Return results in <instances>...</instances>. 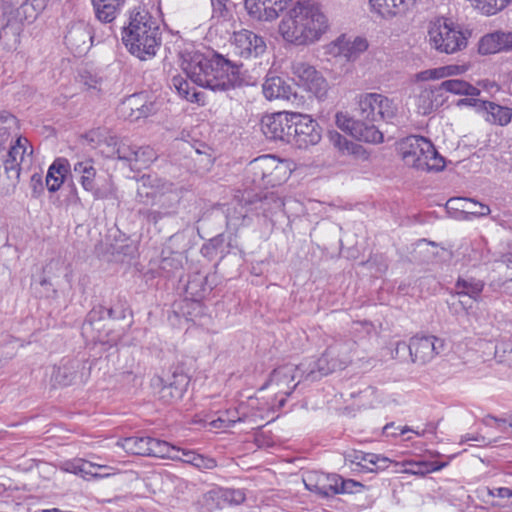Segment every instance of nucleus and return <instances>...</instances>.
Listing matches in <instances>:
<instances>
[{
  "label": "nucleus",
  "instance_id": "13d9d810",
  "mask_svg": "<svg viewBox=\"0 0 512 512\" xmlns=\"http://www.w3.org/2000/svg\"><path fill=\"white\" fill-rule=\"evenodd\" d=\"M361 488L363 485L357 481H354L352 479H343L339 476V483H338V492L337 494H344V493H353L355 491V488Z\"/></svg>",
  "mask_w": 512,
  "mask_h": 512
},
{
  "label": "nucleus",
  "instance_id": "e2e57ef3",
  "mask_svg": "<svg viewBox=\"0 0 512 512\" xmlns=\"http://www.w3.org/2000/svg\"><path fill=\"white\" fill-rule=\"evenodd\" d=\"M406 355L410 356V341L408 343L404 341H398L395 348L392 350L393 358L402 359Z\"/></svg>",
  "mask_w": 512,
  "mask_h": 512
},
{
  "label": "nucleus",
  "instance_id": "ddd939ff",
  "mask_svg": "<svg viewBox=\"0 0 512 512\" xmlns=\"http://www.w3.org/2000/svg\"><path fill=\"white\" fill-rule=\"evenodd\" d=\"M291 136L289 143L306 148L310 145L317 144L321 139V131L315 120L307 114L292 113Z\"/></svg>",
  "mask_w": 512,
  "mask_h": 512
},
{
  "label": "nucleus",
  "instance_id": "6ab92c4d",
  "mask_svg": "<svg viewBox=\"0 0 512 512\" xmlns=\"http://www.w3.org/2000/svg\"><path fill=\"white\" fill-rule=\"evenodd\" d=\"M291 0H244L248 15L258 21H272L279 17Z\"/></svg>",
  "mask_w": 512,
  "mask_h": 512
},
{
  "label": "nucleus",
  "instance_id": "9d476101",
  "mask_svg": "<svg viewBox=\"0 0 512 512\" xmlns=\"http://www.w3.org/2000/svg\"><path fill=\"white\" fill-rule=\"evenodd\" d=\"M127 453L158 458H177L175 446L151 437H127L117 442Z\"/></svg>",
  "mask_w": 512,
  "mask_h": 512
},
{
  "label": "nucleus",
  "instance_id": "864d4df0",
  "mask_svg": "<svg viewBox=\"0 0 512 512\" xmlns=\"http://www.w3.org/2000/svg\"><path fill=\"white\" fill-rule=\"evenodd\" d=\"M234 240H235V238L233 237L232 233H229L228 235L222 233V234H219L216 237L212 238L209 241V244L207 246H205V249H209L211 247L214 250H220L221 253H224L226 251L224 249H222L223 243L227 242V246L232 247Z\"/></svg>",
  "mask_w": 512,
  "mask_h": 512
},
{
  "label": "nucleus",
  "instance_id": "c9c22d12",
  "mask_svg": "<svg viewBox=\"0 0 512 512\" xmlns=\"http://www.w3.org/2000/svg\"><path fill=\"white\" fill-rule=\"evenodd\" d=\"M375 122L366 123L359 120L352 132V137L359 141L378 144L383 142V133L376 127Z\"/></svg>",
  "mask_w": 512,
  "mask_h": 512
},
{
  "label": "nucleus",
  "instance_id": "052dcab7",
  "mask_svg": "<svg viewBox=\"0 0 512 512\" xmlns=\"http://www.w3.org/2000/svg\"><path fill=\"white\" fill-rule=\"evenodd\" d=\"M177 452L175 455L177 458H170L171 460H179L186 464H190L193 466L197 453L192 450L180 449L175 447Z\"/></svg>",
  "mask_w": 512,
  "mask_h": 512
},
{
  "label": "nucleus",
  "instance_id": "5701e85b",
  "mask_svg": "<svg viewBox=\"0 0 512 512\" xmlns=\"http://www.w3.org/2000/svg\"><path fill=\"white\" fill-rule=\"evenodd\" d=\"M162 387L159 390L160 398L167 403H172L182 398L187 386L189 378L184 373H176L167 376L166 379H159Z\"/></svg>",
  "mask_w": 512,
  "mask_h": 512
},
{
  "label": "nucleus",
  "instance_id": "c756f323",
  "mask_svg": "<svg viewBox=\"0 0 512 512\" xmlns=\"http://www.w3.org/2000/svg\"><path fill=\"white\" fill-rule=\"evenodd\" d=\"M71 171V165L66 158H57L49 167L46 176V186L50 192H56L64 183Z\"/></svg>",
  "mask_w": 512,
  "mask_h": 512
},
{
  "label": "nucleus",
  "instance_id": "423d86ee",
  "mask_svg": "<svg viewBox=\"0 0 512 512\" xmlns=\"http://www.w3.org/2000/svg\"><path fill=\"white\" fill-rule=\"evenodd\" d=\"M428 37L430 46L439 53L454 54L467 46L462 30L444 17L430 23Z\"/></svg>",
  "mask_w": 512,
  "mask_h": 512
},
{
  "label": "nucleus",
  "instance_id": "cd10ccee",
  "mask_svg": "<svg viewBox=\"0 0 512 512\" xmlns=\"http://www.w3.org/2000/svg\"><path fill=\"white\" fill-rule=\"evenodd\" d=\"M126 0H91L95 17L101 23H112Z\"/></svg>",
  "mask_w": 512,
  "mask_h": 512
},
{
  "label": "nucleus",
  "instance_id": "4be33fe9",
  "mask_svg": "<svg viewBox=\"0 0 512 512\" xmlns=\"http://www.w3.org/2000/svg\"><path fill=\"white\" fill-rule=\"evenodd\" d=\"M90 376V367L79 361H68L56 367L53 371V380L60 385H70L77 380L85 383Z\"/></svg>",
  "mask_w": 512,
  "mask_h": 512
},
{
  "label": "nucleus",
  "instance_id": "4468645a",
  "mask_svg": "<svg viewBox=\"0 0 512 512\" xmlns=\"http://www.w3.org/2000/svg\"><path fill=\"white\" fill-rule=\"evenodd\" d=\"M104 317L105 308L102 306L93 308L88 313L81 328L82 336L87 342L112 346L118 341L119 335H114L111 331H106Z\"/></svg>",
  "mask_w": 512,
  "mask_h": 512
},
{
  "label": "nucleus",
  "instance_id": "a211bd4d",
  "mask_svg": "<svg viewBox=\"0 0 512 512\" xmlns=\"http://www.w3.org/2000/svg\"><path fill=\"white\" fill-rule=\"evenodd\" d=\"M93 28L85 21L72 23L65 35L67 47L76 55H83L93 44Z\"/></svg>",
  "mask_w": 512,
  "mask_h": 512
},
{
  "label": "nucleus",
  "instance_id": "3c124183",
  "mask_svg": "<svg viewBox=\"0 0 512 512\" xmlns=\"http://www.w3.org/2000/svg\"><path fill=\"white\" fill-rule=\"evenodd\" d=\"M94 467H98V468H107L106 466H100V465H95L91 462H82L80 464H71V467H67L66 470L67 471H70V472H73L75 474H90L96 478L98 477H104V476H108L109 474H103V475H100L98 473H93L91 471V468H94Z\"/></svg>",
  "mask_w": 512,
  "mask_h": 512
},
{
  "label": "nucleus",
  "instance_id": "e433bc0d",
  "mask_svg": "<svg viewBox=\"0 0 512 512\" xmlns=\"http://www.w3.org/2000/svg\"><path fill=\"white\" fill-rule=\"evenodd\" d=\"M247 201H249V198H245V203L237 201L233 207L227 209L226 218L228 226L237 227L244 224L248 216V212L253 211L251 206L247 204Z\"/></svg>",
  "mask_w": 512,
  "mask_h": 512
},
{
  "label": "nucleus",
  "instance_id": "69168bd1",
  "mask_svg": "<svg viewBox=\"0 0 512 512\" xmlns=\"http://www.w3.org/2000/svg\"><path fill=\"white\" fill-rule=\"evenodd\" d=\"M329 137L331 142L334 144L335 147H337L340 150L348 148V141L347 139L339 134L338 132H330Z\"/></svg>",
  "mask_w": 512,
  "mask_h": 512
},
{
  "label": "nucleus",
  "instance_id": "37998d69",
  "mask_svg": "<svg viewBox=\"0 0 512 512\" xmlns=\"http://www.w3.org/2000/svg\"><path fill=\"white\" fill-rule=\"evenodd\" d=\"M368 48L366 39L355 37L353 40L346 37L345 59L354 61Z\"/></svg>",
  "mask_w": 512,
  "mask_h": 512
},
{
  "label": "nucleus",
  "instance_id": "09e8293b",
  "mask_svg": "<svg viewBox=\"0 0 512 512\" xmlns=\"http://www.w3.org/2000/svg\"><path fill=\"white\" fill-rule=\"evenodd\" d=\"M346 36L341 35L325 47V53L331 57L345 58Z\"/></svg>",
  "mask_w": 512,
  "mask_h": 512
},
{
  "label": "nucleus",
  "instance_id": "4d7b16f0",
  "mask_svg": "<svg viewBox=\"0 0 512 512\" xmlns=\"http://www.w3.org/2000/svg\"><path fill=\"white\" fill-rule=\"evenodd\" d=\"M468 64H450L443 66L445 78L465 74L469 70Z\"/></svg>",
  "mask_w": 512,
  "mask_h": 512
},
{
  "label": "nucleus",
  "instance_id": "a18cd8bd",
  "mask_svg": "<svg viewBox=\"0 0 512 512\" xmlns=\"http://www.w3.org/2000/svg\"><path fill=\"white\" fill-rule=\"evenodd\" d=\"M244 419L239 415L237 410H227L222 413L217 419L210 422L213 428L221 429L228 428L234 425L236 422H242Z\"/></svg>",
  "mask_w": 512,
  "mask_h": 512
},
{
  "label": "nucleus",
  "instance_id": "ea45409f",
  "mask_svg": "<svg viewBox=\"0 0 512 512\" xmlns=\"http://www.w3.org/2000/svg\"><path fill=\"white\" fill-rule=\"evenodd\" d=\"M172 85L176 89L177 93L183 99H186L189 102L200 101V94L196 91V89L190 85V83L181 76H174L172 78Z\"/></svg>",
  "mask_w": 512,
  "mask_h": 512
},
{
  "label": "nucleus",
  "instance_id": "b1692460",
  "mask_svg": "<svg viewBox=\"0 0 512 512\" xmlns=\"http://www.w3.org/2000/svg\"><path fill=\"white\" fill-rule=\"evenodd\" d=\"M339 475L311 474L304 479L305 487L323 497L336 495L338 492Z\"/></svg>",
  "mask_w": 512,
  "mask_h": 512
},
{
  "label": "nucleus",
  "instance_id": "6e6d98bb",
  "mask_svg": "<svg viewBox=\"0 0 512 512\" xmlns=\"http://www.w3.org/2000/svg\"><path fill=\"white\" fill-rule=\"evenodd\" d=\"M193 466L199 470H212L217 466V462L213 458L197 453Z\"/></svg>",
  "mask_w": 512,
  "mask_h": 512
},
{
  "label": "nucleus",
  "instance_id": "20e7f679",
  "mask_svg": "<svg viewBox=\"0 0 512 512\" xmlns=\"http://www.w3.org/2000/svg\"><path fill=\"white\" fill-rule=\"evenodd\" d=\"M122 41L128 51L140 60L153 58L162 42L157 20L144 7L134 8L129 24L123 30Z\"/></svg>",
  "mask_w": 512,
  "mask_h": 512
},
{
  "label": "nucleus",
  "instance_id": "aec40b11",
  "mask_svg": "<svg viewBox=\"0 0 512 512\" xmlns=\"http://www.w3.org/2000/svg\"><path fill=\"white\" fill-rule=\"evenodd\" d=\"M233 46L235 54L243 58L257 57L266 50L263 38L245 29L234 33Z\"/></svg>",
  "mask_w": 512,
  "mask_h": 512
},
{
  "label": "nucleus",
  "instance_id": "72a5a7b5",
  "mask_svg": "<svg viewBox=\"0 0 512 512\" xmlns=\"http://www.w3.org/2000/svg\"><path fill=\"white\" fill-rule=\"evenodd\" d=\"M443 96L450 93L458 96H479L481 91L471 83L462 79H447L438 84Z\"/></svg>",
  "mask_w": 512,
  "mask_h": 512
},
{
  "label": "nucleus",
  "instance_id": "49530a36",
  "mask_svg": "<svg viewBox=\"0 0 512 512\" xmlns=\"http://www.w3.org/2000/svg\"><path fill=\"white\" fill-rule=\"evenodd\" d=\"M111 141H113L115 145V152L114 154L117 156L119 160H125L132 165L133 162V156L135 154L136 146L129 143L127 140H122L120 142H117L116 139L111 138Z\"/></svg>",
  "mask_w": 512,
  "mask_h": 512
},
{
  "label": "nucleus",
  "instance_id": "2eb2a0df",
  "mask_svg": "<svg viewBox=\"0 0 512 512\" xmlns=\"http://www.w3.org/2000/svg\"><path fill=\"white\" fill-rule=\"evenodd\" d=\"M159 109V102L141 92L126 97L119 105L118 112L123 118L134 122L156 114Z\"/></svg>",
  "mask_w": 512,
  "mask_h": 512
},
{
  "label": "nucleus",
  "instance_id": "bb28decb",
  "mask_svg": "<svg viewBox=\"0 0 512 512\" xmlns=\"http://www.w3.org/2000/svg\"><path fill=\"white\" fill-rule=\"evenodd\" d=\"M479 111H482L485 120L493 125L506 126L512 119L511 108L501 106L491 101L480 102Z\"/></svg>",
  "mask_w": 512,
  "mask_h": 512
},
{
  "label": "nucleus",
  "instance_id": "0eeeda50",
  "mask_svg": "<svg viewBox=\"0 0 512 512\" xmlns=\"http://www.w3.org/2000/svg\"><path fill=\"white\" fill-rule=\"evenodd\" d=\"M252 182L258 186H276L286 181L291 174L287 161L272 155H263L252 160L247 168Z\"/></svg>",
  "mask_w": 512,
  "mask_h": 512
},
{
  "label": "nucleus",
  "instance_id": "79ce46f5",
  "mask_svg": "<svg viewBox=\"0 0 512 512\" xmlns=\"http://www.w3.org/2000/svg\"><path fill=\"white\" fill-rule=\"evenodd\" d=\"M47 2L48 0H26L21 6L25 20L30 23L36 20L46 8Z\"/></svg>",
  "mask_w": 512,
  "mask_h": 512
},
{
  "label": "nucleus",
  "instance_id": "f3484780",
  "mask_svg": "<svg viewBox=\"0 0 512 512\" xmlns=\"http://www.w3.org/2000/svg\"><path fill=\"white\" fill-rule=\"evenodd\" d=\"M292 113L284 111L264 116L261 120L264 135L271 140L289 143Z\"/></svg>",
  "mask_w": 512,
  "mask_h": 512
},
{
  "label": "nucleus",
  "instance_id": "473e14b6",
  "mask_svg": "<svg viewBox=\"0 0 512 512\" xmlns=\"http://www.w3.org/2000/svg\"><path fill=\"white\" fill-rule=\"evenodd\" d=\"M247 204L257 214H262L264 217H269L276 211L280 210L284 203L274 193H266L263 197L257 199H249Z\"/></svg>",
  "mask_w": 512,
  "mask_h": 512
},
{
  "label": "nucleus",
  "instance_id": "a878e982",
  "mask_svg": "<svg viewBox=\"0 0 512 512\" xmlns=\"http://www.w3.org/2000/svg\"><path fill=\"white\" fill-rule=\"evenodd\" d=\"M447 205L456 210H460L465 220H471L476 217H484L490 214L489 206L479 203L471 198L455 197L448 200Z\"/></svg>",
  "mask_w": 512,
  "mask_h": 512
},
{
  "label": "nucleus",
  "instance_id": "1a4fd4ad",
  "mask_svg": "<svg viewBox=\"0 0 512 512\" xmlns=\"http://www.w3.org/2000/svg\"><path fill=\"white\" fill-rule=\"evenodd\" d=\"M356 342L351 339L336 340L330 344L320 357V371L331 374L348 367L353 359Z\"/></svg>",
  "mask_w": 512,
  "mask_h": 512
},
{
  "label": "nucleus",
  "instance_id": "5fc2aeb1",
  "mask_svg": "<svg viewBox=\"0 0 512 512\" xmlns=\"http://www.w3.org/2000/svg\"><path fill=\"white\" fill-rule=\"evenodd\" d=\"M417 79L420 81L445 79L443 66L421 71L417 74Z\"/></svg>",
  "mask_w": 512,
  "mask_h": 512
},
{
  "label": "nucleus",
  "instance_id": "338daca9",
  "mask_svg": "<svg viewBox=\"0 0 512 512\" xmlns=\"http://www.w3.org/2000/svg\"><path fill=\"white\" fill-rule=\"evenodd\" d=\"M489 494L498 498H512V489L507 487H498L489 490Z\"/></svg>",
  "mask_w": 512,
  "mask_h": 512
},
{
  "label": "nucleus",
  "instance_id": "4c0bfd02",
  "mask_svg": "<svg viewBox=\"0 0 512 512\" xmlns=\"http://www.w3.org/2000/svg\"><path fill=\"white\" fill-rule=\"evenodd\" d=\"M372 9L384 18L403 13L399 0H369Z\"/></svg>",
  "mask_w": 512,
  "mask_h": 512
},
{
  "label": "nucleus",
  "instance_id": "f257e3e1",
  "mask_svg": "<svg viewBox=\"0 0 512 512\" xmlns=\"http://www.w3.org/2000/svg\"><path fill=\"white\" fill-rule=\"evenodd\" d=\"M181 67L193 83L212 91H227L241 83L240 65L221 55L209 59L198 51H185Z\"/></svg>",
  "mask_w": 512,
  "mask_h": 512
},
{
  "label": "nucleus",
  "instance_id": "58836bf2",
  "mask_svg": "<svg viewBox=\"0 0 512 512\" xmlns=\"http://www.w3.org/2000/svg\"><path fill=\"white\" fill-rule=\"evenodd\" d=\"M320 363V357L314 361H305L297 366L299 369V382L302 380L314 382L320 380L322 377L328 374H322L318 364Z\"/></svg>",
  "mask_w": 512,
  "mask_h": 512
},
{
  "label": "nucleus",
  "instance_id": "bf43d9fd",
  "mask_svg": "<svg viewBox=\"0 0 512 512\" xmlns=\"http://www.w3.org/2000/svg\"><path fill=\"white\" fill-rule=\"evenodd\" d=\"M213 7V16L226 19L229 16L228 0H210Z\"/></svg>",
  "mask_w": 512,
  "mask_h": 512
},
{
  "label": "nucleus",
  "instance_id": "774afa93",
  "mask_svg": "<svg viewBox=\"0 0 512 512\" xmlns=\"http://www.w3.org/2000/svg\"><path fill=\"white\" fill-rule=\"evenodd\" d=\"M67 200L70 205H73V206H81L82 205L81 199L78 195V191H77L75 185L72 186L71 193Z\"/></svg>",
  "mask_w": 512,
  "mask_h": 512
},
{
  "label": "nucleus",
  "instance_id": "f8f14e48",
  "mask_svg": "<svg viewBox=\"0 0 512 512\" xmlns=\"http://www.w3.org/2000/svg\"><path fill=\"white\" fill-rule=\"evenodd\" d=\"M445 349V340L435 335L416 334L410 338V360L414 364L425 365Z\"/></svg>",
  "mask_w": 512,
  "mask_h": 512
},
{
  "label": "nucleus",
  "instance_id": "a19ab883",
  "mask_svg": "<svg viewBox=\"0 0 512 512\" xmlns=\"http://www.w3.org/2000/svg\"><path fill=\"white\" fill-rule=\"evenodd\" d=\"M156 159L154 150L149 146L137 147L133 156L131 167L141 169L148 166L153 160Z\"/></svg>",
  "mask_w": 512,
  "mask_h": 512
},
{
  "label": "nucleus",
  "instance_id": "de8ad7c7",
  "mask_svg": "<svg viewBox=\"0 0 512 512\" xmlns=\"http://www.w3.org/2000/svg\"><path fill=\"white\" fill-rule=\"evenodd\" d=\"M472 5L484 15H495L502 11L498 0H470Z\"/></svg>",
  "mask_w": 512,
  "mask_h": 512
},
{
  "label": "nucleus",
  "instance_id": "c03bdc74",
  "mask_svg": "<svg viewBox=\"0 0 512 512\" xmlns=\"http://www.w3.org/2000/svg\"><path fill=\"white\" fill-rule=\"evenodd\" d=\"M203 507L211 512L216 509H222L224 505L222 489H212L203 495Z\"/></svg>",
  "mask_w": 512,
  "mask_h": 512
},
{
  "label": "nucleus",
  "instance_id": "8fccbe9b",
  "mask_svg": "<svg viewBox=\"0 0 512 512\" xmlns=\"http://www.w3.org/2000/svg\"><path fill=\"white\" fill-rule=\"evenodd\" d=\"M335 122L339 129L347 132L352 136V132L354 131V128L356 127V124H358L359 120H354L346 113L338 112L335 115Z\"/></svg>",
  "mask_w": 512,
  "mask_h": 512
},
{
  "label": "nucleus",
  "instance_id": "c85d7f7f",
  "mask_svg": "<svg viewBox=\"0 0 512 512\" xmlns=\"http://www.w3.org/2000/svg\"><path fill=\"white\" fill-rule=\"evenodd\" d=\"M345 458L369 472H376L378 469H383L387 467V463L389 462L387 458L380 457L377 454L357 450L349 452L346 454Z\"/></svg>",
  "mask_w": 512,
  "mask_h": 512
},
{
  "label": "nucleus",
  "instance_id": "7c9ffc66",
  "mask_svg": "<svg viewBox=\"0 0 512 512\" xmlns=\"http://www.w3.org/2000/svg\"><path fill=\"white\" fill-rule=\"evenodd\" d=\"M263 94L266 99H286L289 100L293 94L291 86L279 76H268L262 85Z\"/></svg>",
  "mask_w": 512,
  "mask_h": 512
},
{
  "label": "nucleus",
  "instance_id": "412c9836",
  "mask_svg": "<svg viewBox=\"0 0 512 512\" xmlns=\"http://www.w3.org/2000/svg\"><path fill=\"white\" fill-rule=\"evenodd\" d=\"M299 382V369L294 364H285L274 369L263 386L275 385L279 393L290 395Z\"/></svg>",
  "mask_w": 512,
  "mask_h": 512
},
{
  "label": "nucleus",
  "instance_id": "f704fd0d",
  "mask_svg": "<svg viewBox=\"0 0 512 512\" xmlns=\"http://www.w3.org/2000/svg\"><path fill=\"white\" fill-rule=\"evenodd\" d=\"M485 283L474 277H459L455 283V295L468 296L474 301H479Z\"/></svg>",
  "mask_w": 512,
  "mask_h": 512
},
{
  "label": "nucleus",
  "instance_id": "f03ea898",
  "mask_svg": "<svg viewBox=\"0 0 512 512\" xmlns=\"http://www.w3.org/2000/svg\"><path fill=\"white\" fill-rule=\"evenodd\" d=\"M329 28L328 19L321 8L311 2H299L279 24L283 39L296 46L318 42Z\"/></svg>",
  "mask_w": 512,
  "mask_h": 512
},
{
  "label": "nucleus",
  "instance_id": "39448f33",
  "mask_svg": "<svg viewBox=\"0 0 512 512\" xmlns=\"http://www.w3.org/2000/svg\"><path fill=\"white\" fill-rule=\"evenodd\" d=\"M405 165L421 171L439 172L445 168V159L437 152L430 140L423 136L412 135L400 144Z\"/></svg>",
  "mask_w": 512,
  "mask_h": 512
},
{
  "label": "nucleus",
  "instance_id": "2f4dec72",
  "mask_svg": "<svg viewBox=\"0 0 512 512\" xmlns=\"http://www.w3.org/2000/svg\"><path fill=\"white\" fill-rule=\"evenodd\" d=\"M478 52L481 55L505 52V31L497 30L482 36L478 42Z\"/></svg>",
  "mask_w": 512,
  "mask_h": 512
},
{
  "label": "nucleus",
  "instance_id": "0e129e2a",
  "mask_svg": "<svg viewBox=\"0 0 512 512\" xmlns=\"http://www.w3.org/2000/svg\"><path fill=\"white\" fill-rule=\"evenodd\" d=\"M126 313L127 309L123 305L105 309V315H108L110 319H124L126 317Z\"/></svg>",
  "mask_w": 512,
  "mask_h": 512
},
{
  "label": "nucleus",
  "instance_id": "603ef678",
  "mask_svg": "<svg viewBox=\"0 0 512 512\" xmlns=\"http://www.w3.org/2000/svg\"><path fill=\"white\" fill-rule=\"evenodd\" d=\"M224 505H239L245 501V493L241 489H222Z\"/></svg>",
  "mask_w": 512,
  "mask_h": 512
},
{
  "label": "nucleus",
  "instance_id": "7ed1b4c3",
  "mask_svg": "<svg viewBox=\"0 0 512 512\" xmlns=\"http://www.w3.org/2000/svg\"><path fill=\"white\" fill-rule=\"evenodd\" d=\"M136 200L152 206L139 210V214L149 223L157 224L176 213L180 194L173 183L148 174L138 180Z\"/></svg>",
  "mask_w": 512,
  "mask_h": 512
},
{
  "label": "nucleus",
  "instance_id": "6e6552de",
  "mask_svg": "<svg viewBox=\"0 0 512 512\" xmlns=\"http://www.w3.org/2000/svg\"><path fill=\"white\" fill-rule=\"evenodd\" d=\"M360 116L368 122L390 121L397 114L394 102L379 93H365L358 97Z\"/></svg>",
  "mask_w": 512,
  "mask_h": 512
},
{
  "label": "nucleus",
  "instance_id": "9b49d317",
  "mask_svg": "<svg viewBox=\"0 0 512 512\" xmlns=\"http://www.w3.org/2000/svg\"><path fill=\"white\" fill-rule=\"evenodd\" d=\"M69 174L81 184L85 191L91 193L96 200L108 199L115 194V189L111 183L102 188L96 186L97 172L91 159L75 162Z\"/></svg>",
  "mask_w": 512,
  "mask_h": 512
},
{
  "label": "nucleus",
  "instance_id": "393cba45",
  "mask_svg": "<svg viewBox=\"0 0 512 512\" xmlns=\"http://www.w3.org/2000/svg\"><path fill=\"white\" fill-rule=\"evenodd\" d=\"M447 101V96H443L438 85L425 87L416 97L417 111L421 115H428Z\"/></svg>",
  "mask_w": 512,
  "mask_h": 512
},
{
  "label": "nucleus",
  "instance_id": "680f3d73",
  "mask_svg": "<svg viewBox=\"0 0 512 512\" xmlns=\"http://www.w3.org/2000/svg\"><path fill=\"white\" fill-rule=\"evenodd\" d=\"M408 466L405 469L408 474L424 476L429 473L428 462L408 463Z\"/></svg>",
  "mask_w": 512,
  "mask_h": 512
},
{
  "label": "nucleus",
  "instance_id": "dca6fc26",
  "mask_svg": "<svg viewBox=\"0 0 512 512\" xmlns=\"http://www.w3.org/2000/svg\"><path fill=\"white\" fill-rule=\"evenodd\" d=\"M292 73L300 85L313 93L318 99L326 97L328 83L326 79L312 65L303 61L292 64Z\"/></svg>",
  "mask_w": 512,
  "mask_h": 512
}]
</instances>
